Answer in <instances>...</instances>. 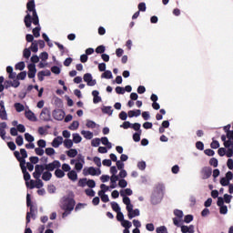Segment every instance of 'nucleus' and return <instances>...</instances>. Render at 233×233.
Returning a JSON list of instances; mask_svg holds the SVG:
<instances>
[{"instance_id": "56", "label": "nucleus", "mask_w": 233, "mask_h": 233, "mask_svg": "<svg viewBox=\"0 0 233 233\" xmlns=\"http://www.w3.org/2000/svg\"><path fill=\"white\" fill-rule=\"evenodd\" d=\"M120 128H124L125 130H127V128H132V124L129 121H126L122 125H120Z\"/></svg>"}, {"instance_id": "26", "label": "nucleus", "mask_w": 233, "mask_h": 233, "mask_svg": "<svg viewBox=\"0 0 233 233\" xmlns=\"http://www.w3.org/2000/svg\"><path fill=\"white\" fill-rule=\"evenodd\" d=\"M127 116L128 117H139V116H141V110H130L128 111Z\"/></svg>"}, {"instance_id": "43", "label": "nucleus", "mask_w": 233, "mask_h": 233, "mask_svg": "<svg viewBox=\"0 0 233 233\" xmlns=\"http://www.w3.org/2000/svg\"><path fill=\"white\" fill-rule=\"evenodd\" d=\"M68 128L69 130H77V128H79V121H73Z\"/></svg>"}, {"instance_id": "42", "label": "nucleus", "mask_w": 233, "mask_h": 233, "mask_svg": "<svg viewBox=\"0 0 233 233\" xmlns=\"http://www.w3.org/2000/svg\"><path fill=\"white\" fill-rule=\"evenodd\" d=\"M121 226L124 228H132V222H130L129 220L125 219L121 222Z\"/></svg>"}, {"instance_id": "50", "label": "nucleus", "mask_w": 233, "mask_h": 233, "mask_svg": "<svg viewBox=\"0 0 233 233\" xmlns=\"http://www.w3.org/2000/svg\"><path fill=\"white\" fill-rule=\"evenodd\" d=\"M35 188H43L44 183L43 180H41V178H35Z\"/></svg>"}, {"instance_id": "10", "label": "nucleus", "mask_w": 233, "mask_h": 233, "mask_svg": "<svg viewBox=\"0 0 233 233\" xmlns=\"http://www.w3.org/2000/svg\"><path fill=\"white\" fill-rule=\"evenodd\" d=\"M83 79L85 83H86L87 86H96V85H97V81L94 79V77L92 76V74L90 73L85 74L83 76Z\"/></svg>"}, {"instance_id": "48", "label": "nucleus", "mask_w": 233, "mask_h": 233, "mask_svg": "<svg viewBox=\"0 0 233 233\" xmlns=\"http://www.w3.org/2000/svg\"><path fill=\"white\" fill-rule=\"evenodd\" d=\"M96 126H97V124H96V122H94L92 120H86V127L87 128H96Z\"/></svg>"}, {"instance_id": "41", "label": "nucleus", "mask_w": 233, "mask_h": 233, "mask_svg": "<svg viewBox=\"0 0 233 233\" xmlns=\"http://www.w3.org/2000/svg\"><path fill=\"white\" fill-rule=\"evenodd\" d=\"M14 107L15 108L16 112H24L25 110V106L21 103H15Z\"/></svg>"}, {"instance_id": "16", "label": "nucleus", "mask_w": 233, "mask_h": 233, "mask_svg": "<svg viewBox=\"0 0 233 233\" xmlns=\"http://www.w3.org/2000/svg\"><path fill=\"white\" fill-rule=\"evenodd\" d=\"M63 145V137H56L53 139L51 146L53 148H59Z\"/></svg>"}, {"instance_id": "28", "label": "nucleus", "mask_w": 233, "mask_h": 233, "mask_svg": "<svg viewBox=\"0 0 233 233\" xmlns=\"http://www.w3.org/2000/svg\"><path fill=\"white\" fill-rule=\"evenodd\" d=\"M42 179L44 181H50L52 179V174L50 171L46 170L42 174Z\"/></svg>"}, {"instance_id": "3", "label": "nucleus", "mask_w": 233, "mask_h": 233, "mask_svg": "<svg viewBox=\"0 0 233 233\" xmlns=\"http://www.w3.org/2000/svg\"><path fill=\"white\" fill-rule=\"evenodd\" d=\"M124 205H126L128 219H134V218L140 216L141 212L137 208L134 209V205H132L130 198H124Z\"/></svg>"}, {"instance_id": "57", "label": "nucleus", "mask_w": 233, "mask_h": 233, "mask_svg": "<svg viewBox=\"0 0 233 233\" xmlns=\"http://www.w3.org/2000/svg\"><path fill=\"white\" fill-rule=\"evenodd\" d=\"M116 219H117V221H120L121 223H122L123 221H125V215H123V212L118 211V212L116 213Z\"/></svg>"}, {"instance_id": "19", "label": "nucleus", "mask_w": 233, "mask_h": 233, "mask_svg": "<svg viewBox=\"0 0 233 233\" xmlns=\"http://www.w3.org/2000/svg\"><path fill=\"white\" fill-rule=\"evenodd\" d=\"M132 194H133V191L130 188L120 190V196L121 198H123V203H125V198H128L127 196H132Z\"/></svg>"}, {"instance_id": "54", "label": "nucleus", "mask_w": 233, "mask_h": 233, "mask_svg": "<svg viewBox=\"0 0 233 233\" xmlns=\"http://www.w3.org/2000/svg\"><path fill=\"white\" fill-rule=\"evenodd\" d=\"M40 32H41V27H35L33 29V35L35 37H40V35H41Z\"/></svg>"}, {"instance_id": "17", "label": "nucleus", "mask_w": 233, "mask_h": 233, "mask_svg": "<svg viewBox=\"0 0 233 233\" xmlns=\"http://www.w3.org/2000/svg\"><path fill=\"white\" fill-rule=\"evenodd\" d=\"M40 118L43 121H50V110H48V108H44L40 114Z\"/></svg>"}, {"instance_id": "44", "label": "nucleus", "mask_w": 233, "mask_h": 233, "mask_svg": "<svg viewBox=\"0 0 233 233\" xmlns=\"http://www.w3.org/2000/svg\"><path fill=\"white\" fill-rule=\"evenodd\" d=\"M6 83L7 85H9V86H13L14 88H17L21 85V83L18 82V80H14L13 82L7 81Z\"/></svg>"}, {"instance_id": "24", "label": "nucleus", "mask_w": 233, "mask_h": 233, "mask_svg": "<svg viewBox=\"0 0 233 233\" xmlns=\"http://www.w3.org/2000/svg\"><path fill=\"white\" fill-rule=\"evenodd\" d=\"M24 23H25L26 28H30L32 26V15H30V14H27L25 16Z\"/></svg>"}, {"instance_id": "9", "label": "nucleus", "mask_w": 233, "mask_h": 233, "mask_svg": "<svg viewBox=\"0 0 233 233\" xmlns=\"http://www.w3.org/2000/svg\"><path fill=\"white\" fill-rule=\"evenodd\" d=\"M84 165H85V157L79 154L76 157V163L75 164V169L76 170V172H81L83 170Z\"/></svg>"}, {"instance_id": "34", "label": "nucleus", "mask_w": 233, "mask_h": 233, "mask_svg": "<svg viewBox=\"0 0 233 233\" xmlns=\"http://www.w3.org/2000/svg\"><path fill=\"white\" fill-rule=\"evenodd\" d=\"M26 157H28V153L26 152V149L21 148L19 153V158L25 161Z\"/></svg>"}, {"instance_id": "23", "label": "nucleus", "mask_w": 233, "mask_h": 233, "mask_svg": "<svg viewBox=\"0 0 233 233\" xmlns=\"http://www.w3.org/2000/svg\"><path fill=\"white\" fill-rule=\"evenodd\" d=\"M110 181V188H116L117 187V181H119V176H111Z\"/></svg>"}, {"instance_id": "7", "label": "nucleus", "mask_w": 233, "mask_h": 233, "mask_svg": "<svg viewBox=\"0 0 233 233\" xmlns=\"http://www.w3.org/2000/svg\"><path fill=\"white\" fill-rule=\"evenodd\" d=\"M83 174L84 176H101V169H96L94 167H85Z\"/></svg>"}, {"instance_id": "29", "label": "nucleus", "mask_w": 233, "mask_h": 233, "mask_svg": "<svg viewBox=\"0 0 233 233\" xmlns=\"http://www.w3.org/2000/svg\"><path fill=\"white\" fill-rule=\"evenodd\" d=\"M66 154L68 157H76V156H79L77 155V149H75V148H71L67 150Z\"/></svg>"}, {"instance_id": "49", "label": "nucleus", "mask_w": 233, "mask_h": 233, "mask_svg": "<svg viewBox=\"0 0 233 233\" xmlns=\"http://www.w3.org/2000/svg\"><path fill=\"white\" fill-rule=\"evenodd\" d=\"M156 232L157 233H168V230L167 229V227L160 226V227L157 228Z\"/></svg>"}, {"instance_id": "27", "label": "nucleus", "mask_w": 233, "mask_h": 233, "mask_svg": "<svg viewBox=\"0 0 233 233\" xmlns=\"http://www.w3.org/2000/svg\"><path fill=\"white\" fill-rule=\"evenodd\" d=\"M100 142H101L102 145H104L105 147H107V148H112V143H110V141H108V137H103L100 139Z\"/></svg>"}, {"instance_id": "15", "label": "nucleus", "mask_w": 233, "mask_h": 233, "mask_svg": "<svg viewBox=\"0 0 233 233\" xmlns=\"http://www.w3.org/2000/svg\"><path fill=\"white\" fill-rule=\"evenodd\" d=\"M27 76L29 79H34L35 77V74H37V69L35 68V64H29Z\"/></svg>"}, {"instance_id": "8", "label": "nucleus", "mask_w": 233, "mask_h": 233, "mask_svg": "<svg viewBox=\"0 0 233 233\" xmlns=\"http://www.w3.org/2000/svg\"><path fill=\"white\" fill-rule=\"evenodd\" d=\"M44 167L48 172H54V170L61 168V162H59V160H55L49 164H45Z\"/></svg>"}, {"instance_id": "39", "label": "nucleus", "mask_w": 233, "mask_h": 233, "mask_svg": "<svg viewBox=\"0 0 233 233\" xmlns=\"http://www.w3.org/2000/svg\"><path fill=\"white\" fill-rule=\"evenodd\" d=\"M15 143L17 145V147H23L24 143H25V139L23 138V136H17L15 138Z\"/></svg>"}, {"instance_id": "18", "label": "nucleus", "mask_w": 233, "mask_h": 233, "mask_svg": "<svg viewBox=\"0 0 233 233\" xmlns=\"http://www.w3.org/2000/svg\"><path fill=\"white\" fill-rule=\"evenodd\" d=\"M25 116L29 121H37V116H35V114L30 109L25 110Z\"/></svg>"}, {"instance_id": "32", "label": "nucleus", "mask_w": 233, "mask_h": 233, "mask_svg": "<svg viewBox=\"0 0 233 233\" xmlns=\"http://www.w3.org/2000/svg\"><path fill=\"white\" fill-rule=\"evenodd\" d=\"M83 141V137H81V135L79 133H74L73 134V143L78 144Z\"/></svg>"}, {"instance_id": "36", "label": "nucleus", "mask_w": 233, "mask_h": 233, "mask_svg": "<svg viewBox=\"0 0 233 233\" xmlns=\"http://www.w3.org/2000/svg\"><path fill=\"white\" fill-rule=\"evenodd\" d=\"M63 143L66 148H72L74 147V141L72 139H66Z\"/></svg>"}, {"instance_id": "60", "label": "nucleus", "mask_w": 233, "mask_h": 233, "mask_svg": "<svg viewBox=\"0 0 233 233\" xmlns=\"http://www.w3.org/2000/svg\"><path fill=\"white\" fill-rule=\"evenodd\" d=\"M25 78H26V71H23L16 76V79H20L21 81L25 80Z\"/></svg>"}, {"instance_id": "12", "label": "nucleus", "mask_w": 233, "mask_h": 233, "mask_svg": "<svg viewBox=\"0 0 233 233\" xmlns=\"http://www.w3.org/2000/svg\"><path fill=\"white\" fill-rule=\"evenodd\" d=\"M30 211L26 213V224L30 223V219H35V215L37 214V208L34 207V205L31 204Z\"/></svg>"}, {"instance_id": "35", "label": "nucleus", "mask_w": 233, "mask_h": 233, "mask_svg": "<svg viewBox=\"0 0 233 233\" xmlns=\"http://www.w3.org/2000/svg\"><path fill=\"white\" fill-rule=\"evenodd\" d=\"M0 118L3 121L8 120V114L6 113V109H0Z\"/></svg>"}, {"instance_id": "13", "label": "nucleus", "mask_w": 233, "mask_h": 233, "mask_svg": "<svg viewBox=\"0 0 233 233\" xmlns=\"http://www.w3.org/2000/svg\"><path fill=\"white\" fill-rule=\"evenodd\" d=\"M66 113L62 109H55L53 111V117L56 121H63L65 119Z\"/></svg>"}, {"instance_id": "38", "label": "nucleus", "mask_w": 233, "mask_h": 233, "mask_svg": "<svg viewBox=\"0 0 233 233\" xmlns=\"http://www.w3.org/2000/svg\"><path fill=\"white\" fill-rule=\"evenodd\" d=\"M31 52H35L37 53V51L39 50L38 45H37V41H34L31 45V46L29 47Z\"/></svg>"}, {"instance_id": "46", "label": "nucleus", "mask_w": 233, "mask_h": 233, "mask_svg": "<svg viewBox=\"0 0 233 233\" xmlns=\"http://www.w3.org/2000/svg\"><path fill=\"white\" fill-rule=\"evenodd\" d=\"M133 139L136 143H139V141H141V130H139L138 133H135L133 135Z\"/></svg>"}, {"instance_id": "2", "label": "nucleus", "mask_w": 233, "mask_h": 233, "mask_svg": "<svg viewBox=\"0 0 233 233\" xmlns=\"http://www.w3.org/2000/svg\"><path fill=\"white\" fill-rule=\"evenodd\" d=\"M14 156L15 157H16L17 161H19L20 163V167H21L22 173L24 174V179L25 181L26 187H30L29 181H30L31 176H30V173L26 171V160L21 159L19 157V151H15Z\"/></svg>"}, {"instance_id": "55", "label": "nucleus", "mask_w": 233, "mask_h": 233, "mask_svg": "<svg viewBox=\"0 0 233 233\" xmlns=\"http://www.w3.org/2000/svg\"><path fill=\"white\" fill-rule=\"evenodd\" d=\"M220 185H222V187H228L230 185V181L226 177H222L220 179Z\"/></svg>"}, {"instance_id": "47", "label": "nucleus", "mask_w": 233, "mask_h": 233, "mask_svg": "<svg viewBox=\"0 0 233 233\" xmlns=\"http://www.w3.org/2000/svg\"><path fill=\"white\" fill-rule=\"evenodd\" d=\"M45 152H46V156H55L56 155V149H54L53 147H46Z\"/></svg>"}, {"instance_id": "22", "label": "nucleus", "mask_w": 233, "mask_h": 233, "mask_svg": "<svg viewBox=\"0 0 233 233\" xmlns=\"http://www.w3.org/2000/svg\"><path fill=\"white\" fill-rule=\"evenodd\" d=\"M92 96H93V103H95V105H97V103H101V96H99V91L97 90H94L92 92Z\"/></svg>"}, {"instance_id": "6", "label": "nucleus", "mask_w": 233, "mask_h": 233, "mask_svg": "<svg viewBox=\"0 0 233 233\" xmlns=\"http://www.w3.org/2000/svg\"><path fill=\"white\" fill-rule=\"evenodd\" d=\"M161 199H163V190L156 189L151 197L152 205H157L158 203H161Z\"/></svg>"}, {"instance_id": "64", "label": "nucleus", "mask_w": 233, "mask_h": 233, "mask_svg": "<svg viewBox=\"0 0 233 233\" xmlns=\"http://www.w3.org/2000/svg\"><path fill=\"white\" fill-rule=\"evenodd\" d=\"M37 145L39 148H46V141L44 139H40L37 141Z\"/></svg>"}, {"instance_id": "14", "label": "nucleus", "mask_w": 233, "mask_h": 233, "mask_svg": "<svg viewBox=\"0 0 233 233\" xmlns=\"http://www.w3.org/2000/svg\"><path fill=\"white\" fill-rule=\"evenodd\" d=\"M202 179H208L212 176V167H205L200 170Z\"/></svg>"}, {"instance_id": "58", "label": "nucleus", "mask_w": 233, "mask_h": 233, "mask_svg": "<svg viewBox=\"0 0 233 233\" xmlns=\"http://www.w3.org/2000/svg\"><path fill=\"white\" fill-rule=\"evenodd\" d=\"M91 145L92 147H99V145H101V138H94L91 141Z\"/></svg>"}, {"instance_id": "4", "label": "nucleus", "mask_w": 233, "mask_h": 233, "mask_svg": "<svg viewBox=\"0 0 233 233\" xmlns=\"http://www.w3.org/2000/svg\"><path fill=\"white\" fill-rule=\"evenodd\" d=\"M227 138L228 140L225 141L224 147L227 148V157H232L233 156V130L227 131Z\"/></svg>"}, {"instance_id": "45", "label": "nucleus", "mask_w": 233, "mask_h": 233, "mask_svg": "<svg viewBox=\"0 0 233 233\" xmlns=\"http://www.w3.org/2000/svg\"><path fill=\"white\" fill-rule=\"evenodd\" d=\"M102 112H104V114H108V116H112L114 110H112V106H105L102 108Z\"/></svg>"}, {"instance_id": "20", "label": "nucleus", "mask_w": 233, "mask_h": 233, "mask_svg": "<svg viewBox=\"0 0 233 233\" xmlns=\"http://www.w3.org/2000/svg\"><path fill=\"white\" fill-rule=\"evenodd\" d=\"M51 74L50 70L40 71L37 74L38 80L45 81V76H49Z\"/></svg>"}, {"instance_id": "1", "label": "nucleus", "mask_w": 233, "mask_h": 233, "mask_svg": "<svg viewBox=\"0 0 233 233\" xmlns=\"http://www.w3.org/2000/svg\"><path fill=\"white\" fill-rule=\"evenodd\" d=\"M74 207H76V200L70 197H63L60 202V208L65 210L62 214V218H66L72 214V210H74Z\"/></svg>"}, {"instance_id": "51", "label": "nucleus", "mask_w": 233, "mask_h": 233, "mask_svg": "<svg viewBox=\"0 0 233 233\" xmlns=\"http://www.w3.org/2000/svg\"><path fill=\"white\" fill-rule=\"evenodd\" d=\"M127 185L128 182L123 178L118 181V187H120V188H127Z\"/></svg>"}, {"instance_id": "21", "label": "nucleus", "mask_w": 233, "mask_h": 233, "mask_svg": "<svg viewBox=\"0 0 233 233\" xmlns=\"http://www.w3.org/2000/svg\"><path fill=\"white\" fill-rule=\"evenodd\" d=\"M182 233H194V225L190 226H180Z\"/></svg>"}, {"instance_id": "59", "label": "nucleus", "mask_w": 233, "mask_h": 233, "mask_svg": "<svg viewBox=\"0 0 233 233\" xmlns=\"http://www.w3.org/2000/svg\"><path fill=\"white\" fill-rule=\"evenodd\" d=\"M25 62H19L15 65V70H25Z\"/></svg>"}, {"instance_id": "11", "label": "nucleus", "mask_w": 233, "mask_h": 233, "mask_svg": "<svg viewBox=\"0 0 233 233\" xmlns=\"http://www.w3.org/2000/svg\"><path fill=\"white\" fill-rule=\"evenodd\" d=\"M46 167L45 165H36L35 167V172L33 173V177H35V179H39L41 178V175L44 174Z\"/></svg>"}, {"instance_id": "53", "label": "nucleus", "mask_w": 233, "mask_h": 233, "mask_svg": "<svg viewBox=\"0 0 233 233\" xmlns=\"http://www.w3.org/2000/svg\"><path fill=\"white\" fill-rule=\"evenodd\" d=\"M30 48L24 49L23 56L25 59H28L30 56H32V52H30Z\"/></svg>"}, {"instance_id": "63", "label": "nucleus", "mask_w": 233, "mask_h": 233, "mask_svg": "<svg viewBox=\"0 0 233 233\" xmlns=\"http://www.w3.org/2000/svg\"><path fill=\"white\" fill-rule=\"evenodd\" d=\"M174 215L177 216L178 219H183V212L181 210L175 209Z\"/></svg>"}, {"instance_id": "33", "label": "nucleus", "mask_w": 233, "mask_h": 233, "mask_svg": "<svg viewBox=\"0 0 233 233\" xmlns=\"http://www.w3.org/2000/svg\"><path fill=\"white\" fill-rule=\"evenodd\" d=\"M101 77L104 79H112V77H114L112 76V71L110 70H106L102 75Z\"/></svg>"}, {"instance_id": "62", "label": "nucleus", "mask_w": 233, "mask_h": 233, "mask_svg": "<svg viewBox=\"0 0 233 233\" xmlns=\"http://www.w3.org/2000/svg\"><path fill=\"white\" fill-rule=\"evenodd\" d=\"M191 221H194V216H192V215L185 216L184 223H191Z\"/></svg>"}, {"instance_id": "37", "label": "nucleus", "mask_w": 233, "mask_h": 233, "mask_svg": "<svg viewBox=\"0 0 233 233\" xmlns=\"http://www.w3.org/2000/svg\"><path fill=\"white\" fill-rule=\"evenodd\" d=\"M111 208L114 210V212H121V207H119L117 202H111Z\"/></svg>"}, {"instance_id": "31", "label": "nucleus", "mask_w": 233, "mask_h": 233, "mask_svg": "<svg viewBox=\"0 0 233 233\" xmlns=\"http://www.w3.org/2000/svg\"><path fill=\"white\" fill-rule=\"evenodd\" d=\"M55 176L56 177H57L58 179H61L63 177H65V171H63L62 169H60L59 167L56 168L55 170Z\"/></svg>"}, {"instance_id": "52", "label": "nucleus", "mask_w": 233, "mask_h": 233, "mask_svg": "<svg viewBox=\"0 0 233 233\" xmlns=\"http://www.w3.org/2000/svg\"><path fill=\"white\" fill-rule=\"evenodd\" d=\"M87 181H88L87 178H80L78 180V187H86Z\"/></svg>"}, {"instance_id": "40", "label": "nucleus", "mask_w": 233, "mask_h": 233, "mask_svg": "<svg viewBox=\"0 0 233 233\" xmlns=\"http://www.w3.org/2000/svg\"><path fill=\"white\" fill-rule=\"evenodd\" d=\"M25 139L28 143H34V141H35V138L34 136L30 135V133H25Z\"/></svg>"}, {"instance_id": "30", "label": "nucleus", "mask_w": 233, "mask_h": 233, "mask_svg": "<svg viewBox=\"0 0 233 233\" xmlns=\"http://www.w3.org/2000/svg\"><path fill=\"white\" fill-rule=\"evenodd\" d=\"M81 134L84 136L85 139H92L94 137V133L91 131L82 130Z\"/></svg>"}, {"instance_id": "25", "label": "nucleus", "mask_w": 233, "mask_h": 233, "mask_svg": "<svg viewBox=\"0 0 233 233\" xmlns=\"http://www.w3.org/2000/svg\"><path fill=\"white\" fill-rule=\"evenodd\" d=\"M67 177L71 181H77V172L76 170H71L67 173Z\"/></svg>"}, {"instance_id": "61", "label": "nucleus", "mask_w": 233, "mask_h": 233, "mask_svg": "<svg viewBox=\"0 0 233 233\" xmlns=\"http://www.w3.org/2000/svg\"><path fill=\"white\" fill-rule=\"evenodd\" d=\"M137 168H139V170H145L147 168V163L145 161L138 162Z\"/></svg>"}, {"instance_id": "5", "label": "nucleus", "mask_w": 233, "mask_h": 233, "mask_svg": "<svg viewBox=\"0 0 233 233\" xmlns=\"http://www.w3.org/2000/svg\"><path fill=\"white\" fill-rule=\"evenodd\" d=\"M26 8L28 12H33V25H39V16L37 15V11H35V2L34 0H31L27 3Z\"/></svg>"}]
</instances>
